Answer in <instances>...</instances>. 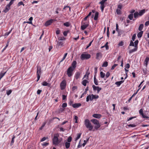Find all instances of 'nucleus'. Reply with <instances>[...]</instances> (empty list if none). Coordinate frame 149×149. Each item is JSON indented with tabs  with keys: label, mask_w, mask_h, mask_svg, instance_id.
<instances>
[{
	"label": "nucleus",
	"mask_w": 149,
	"mask_h": 149,
	"mask_svg": "<svg viewBox=\"0 0 149 149\" xmlns=\"http://www.w3.org/2000/svg\"><path fill=\"white\" fill-rule=\"evenodd\" d=\"M59 136L58 134H57L54 135L52 139L53 144L55 145H58L61 142L60 139H58V137Z\"/></svg>",
	"instance_id": "1"
},
{
	"label": "nucleus",
	"mask_w": 149,
	"mask_h": 149,
	"mask_svg": "<svg viewBox=\"0 0 149 149\" xmlns=\"http://www.w3.org/2000/svg\"><path fill=\"white\" fill-rule=\"evenodd\" d=\"M84 124L87 128H88L89 131H91L93 129V126L92 125L90 120L88 119H86L84 120Z\"/></svg>",
	"instance_id": "2"
},
{
	"label": "nucleus",
	"mask_w": 149,
	"mask_h": 149,
	"mask_svg": "<svg viewBox=\"0 0 149 149\" xmlns=\"http://www.w3.org/2000/svg\"><path fill=\"white\" fill-rule=\"evenodd\" d=\"M41 74V67L40 66H37V80L38 81L40 77V75Z\"/></svg>",
	"instance_id": "3"
},
{
	"label": "nucleus",
	"mask_w": 149,
	"mask_h": 149,
	"mask_svg": "<svg viewBox=\"0 0 149 149\" xmlns=\"http://www.w3.org/2000/svg\"><path fill=\"white\" fill-rule=\"evenodd\" d=\"M139 42V41L138 40H136L134 42V48L130 50L129 51L130 54L136 51L138 49V44Z\"/></svg>",
	"instance_id": "4"
},
{
	"label": "nucleus",
	"mask_w": 149,
	"mask_h": 149,
	"mask_svg": "<svg viewBox=\"0 0 149 149\" xmlns=\"http://www.w3.org/2000/svg\"><path fill=\"white\" fill-rule=\"evenodd\" d=\"M89 24V22H84L82 21L81 22V29L82 30H84L88 26Z\"/></svg>",
	"instance_id": "5"
},
{
	"label": "nucleus",
	"mask_w": 149,
	"mask_h": 149,
	"mask_svg": "<svg viewBox=\"0 0 149 149\" xmlns=\"http://www.w3.org/2000/svg\"><path fill=\"white\" fill-rule=\"evenodd\" d=\"M91 57V55L88 54H82L81 55L80 58L81 60H83L84 59H87Z\"/></svg>",
	"instance_id": "6"
},
{
	"label": "nucleus",
	"mask_w": 149,
	"mask_h": 149,
	"mask_svg": "<svg viewBox=\"0 0 149 149\" xmlns=\"http://www.w3.org/2000/svg\"><path fill=\"white\" fill-rule=\"evenodd\" d=\"M74 70L72 69V67H70L68 68L67 71V74L69 77H71L72 75V72Z\"/></svg>",
	"instance_id": "7"
},
{
	"label": "nucleus",
	"mask_w": 149,
	"mask_h": 149,
	"mask_svg": "<svg viewBox=\"0 0 149 149\" xmlns=\"http://www.w3.org/2000/svg\"><path fill=\"white\" fill-rule=\"evenodd\" d=\"M107 0H102L100 2H99V4H100L101 6L100 8L102 10V12L103 11V10L105 7L104 5L106 1Z\"/></svg>",
	"instance_id": "8"
},
{
	"label": "nucleus",
	"mask_w": 149,
	"mask_h": 149,
	"mask_svg": "<svg viewBox=\"0 0 149 149\" xmlns=\"http://www.w3.org/2000/svg\"><path fill=\"white\" fill-rule=\"evenodd\" d=\"M66 81L65 80H63L60 84V88L61 90L65 89L66 86Z\"/></svg>",
	"instance_id": "9"
},
{
	"label": "nucleus",
	"mask_w": 149,
	"mask_h": 149,
	"mask_svg": "<svg viewBox=\"0 0 149 149\" xmlns=\"http://www.w3.org/2000/svg\"><path fill=\"white\" fill-rule=\"evenodd\" d=\"M139 113L141 115L143 118H146L148 120H149V117L146 116L144 115L143 113V111L142 109H141L139 110Z\"/></svg>",
	"instance_id": "10"
},
{
	"label": "nucleus",
	"mask_w": 149,
	"mask_h": 149,
	"mask_svg": "<svg viewBox=\"0 0 149 149\" xmlns=\"http://www.w3.org/2000/svg\"><path fill=\"white\" fill-rule=\"evenodd\" d=\"M92 87L94 91H97V93H98L102 89V88L99 86H95L94 85L92 86Z\"/></svg>",
	"instance_id": "11"
},
{
	"label": "nucleus",
	"mask_w": 149,
	"mask_h": 149,
	"mask_svg": "<svg viewBox=\"0 0 149 149\" xmlns=\"http://www.w3.org/2000/svg\"><path fill=\"white\" fill-rule=\"evenodd\" d=\"M53 20L51 19L47 21L45 23V26H48L50 25L53 22Z\"/></svg>",
	"instance_id": "12"
},
{
	"label": "nucleus",
	"mask_w": 149,
	"mask_h": 149,
	"mask_svg": "<svg viewBox=\"0 0 149 149\" xmlns=\"http://www.w3.org/2000/svg\"><path fill=\"white\" fill-rule=\"evenodd\" d=\"M63 42L61 41H59L58 42L57 45L56 46V47L58 48L59 47H61L63 45Z\"/></svg>",
	"instance_id": "13"
},
{
	"label": "nucleus",
	"mask_w": 149,
	"mask_h": 149,
	"mask_svg": "<svg viewBox=\"0 0 149 149\" xmlns=\"http://www.w3.org/2000/svg\"><path fill=\"white\" fill-rule=\"evenodd\" d=\"M91 121L94 124L97 125L98 124L100 123L99 121L96 119H93L91 120Z\"/></svg>",
	"instance_id": "14"
},
{
	"label": "nucleus",
	"mask_w": 149,
	"mask_h": 149,
	"mask_svg": "<svg viewBox=\"0 0 149 149\" xmlns=\"http://www.w3.org/2000/svg\"><path fill=\"white\" fill-rule=\"evenodd\" d=\"M72 107L74 108H78L81 106L80 103H75L72 104Z\"/></svg>",
	"instance_id": "15"
},
{
	"label": "nucleus",
	"mask_w": 149,
	"mask_h": 149,
	"mask_svg": "<svg viewBox=\"0 0 149 149\" xmlns=\"http://www.w3.org/2000/svg\"><path fill=\"white\" fill-rule=\"evenodd\" d=\"M92 116L95 118H100L101 117L102 115L100 114L95 113Z\"/></svg>",
	"instance_id": "16"
},
{
	"label": "nucleus",
	"mask_w": 149,
	"mask_h": 149,
	"mask_svg": "<svg viewBox=\"0 0 149 149\" xmlns=\"http://www.w3.org/2000/svg\"><path fill=\"white\" fill-rule=\"evenodd\" d=\"M77 62L76 61H74L71 64L72 69L74 70L76 66Z\"/></svg>",
	"instance_id": "17"
},
{
	"label": "nucleus",
	"mask_w": 149,
	"mask_h": 149,
	"mask_svg": "<svg viewBox=\"0 0 149 149\" xmlns=\"http://www.w3.org/2000/svg\"><path fill=\"white\" fill-rule=\"evenodd\" d=\"M102 56V54L101 53L99 52L97 53L96 54V58L97 59H100Z\"/></svg>",
	"instance_id": "18"
},
{
	"label": "nucleus",
	"mask_w": 149,
	"mask_h": 149,
	"mask_svg": "<svg viewBox=\"0 0 149 149\" xmlns=\"http://www.w3.org/2000/svg\"><path fill=\"white\" fill-rule=\"evenodd\" d=\"M124 82V80H122L116 82L115 83V84L117 86H119L121 84L123 83Z\"/></svg>",
	"instance_id": "19"
},
{
	"label": "nucleus",
	"mask_w": 149,
	"mask_h": 149,
	"mask_svg": "<svg viewBox=\"0 0 149 149\" xmlns=\"http://www.w3.org/2000/svg\"><path fill=\"white\" fill-rule=\"evenodd\" d=\"M80 74V72H77L76 73L75 77L76 79H77L79 78Z\"/></svg>",
	"instance_id": "20"
},
{
	"label": "nucleus",
	"mask_w": 149,
	"mask_h": 149,
	"mask_svg": "<svg viewBox=\"0 0 149 149\" xmlns=\"http://www.w3.org/2000/svg\"><path fill=\"white\" fill-rule=\"evenodd\" d=\"M92 96L91 95H90L87 97L86 98V101L87 102H88L89 100L92 101Z\"/></svg>",
	"instance_id": "21"
},
{
	"label": "nucleus",
	"mask_w": 149,
	"mask_h": 149,
	"mask_svg": "<svg viewBox=\"0 0 149 149\" xmlns=\"http://www.w3.org/2000/svg\"><path fill=\"white\" fill-rule=\"evenodd\" d=\"M145 12V9H143L140 11L139 13V16H141L143 15Z\"/></svg>",
	"instance_id": "22"
},
{
	"label": "nucleus",
	"mask_w": 149,
	"mask_h": 149,
	"mask_svg": "<svg viewBox=\"0 0 149 149\" xmlns=\"http://www.w3.org/2000/svg\"><path fill=\"white\" fill-rule=\"evenodd\" d=\"M88 90V87H87L85 89V90L84 92V93L82 94L81 96L80 97V98H81L82 97L84 96V94H86V93L87 91Z\"/></svg>",
	"instance_id": "23"
},
{
	"label": "nucleus",
	"mask_w": 149,
	"mask_h": 149,
	"mask_svg": "<svg viewBox=\"0 0 149 149\" xmlns=\"http://www.w3.org/2000/svg\"><path fill=\"white\" fill-rule=\"evenodd\" d=\"M33 18L32 17H31L29 19V20L30 21L29 22H24V23H28V24H32V21L33 20Z\"/></svg>",
	"instance_id": "24"
},
{
	"label": "nucleus",
	"mask_w": 149,
	"mask_h": 149,
	"mask_svg": "<svg viewBox=\"0 0 149 149\" xmlns=\"http://www.w3.org/2000/svg\"><path fill=\"white\" fill-rule=\"evenodd\" d=\"M143 32V31H141L138 33L137 36L138 38H141L142 37Z\"/></svg>",
	"instance_id": "25"
},
{
	"label": "nucleus",
	"mask_w": 149,
	"mask_h": 149,
	"mask_svg": "<svg viewBox=\"0 0 149 149\" xmlns=\"http://www.w3.org/2000/svg\"><path fill=\"white\" fill-rule=\"evenodd\" d=\"M94 81L95 84L96 85H98V81L96 79L95 75L94 77Z\"/></svg>",
	"instance_id": "26"
},
{
	"label": "nucleus",
	"mask_w": 149,
	"mask_h": 149,
	"mask_svg": "<svg viewBox=\"0 0 149 149\" xmlns=\"http://www.w3.org/2000/svg\"><path fill=\"white\" fill-rule=\"evenodd\" d=\"M92 96V100L93 99H97L99 97V96L98 95H94L93 94H91Z\"/></svg>",
	"instance_id": "27"
},
{
	"label": "nucleus",
	"mask_w": 149,
	"mask_h": 149,
	"mask_svg": "<svg viewBox=\"0 0 149 149\" xmlns=\"http://www.w3.org/2000/svg\"><path fill=\"white\" fill-rule=\"evenodd\" d=\"M99 13L98 12H97L95 13V15L94 17V19L95 20H97V19L98 17Z\"/></svg>",
	"instance_id": "28"
},
{
	"label": "nucleus",
	"mask_w": 149,
	"mask_h": 149,
	"mask_svg": "<svg viewBox=\"0 0 149 149\" xmlns=\"http://www.w3.org/2000/svg\"><path fill=\"white\" fill-rule=\"evenodd\" d=\"M149 61V57H146L145 60V64L147 66L148 64V62Z\"/></svg>",
	"instance_id": "29"
},
{
	"label": "nucleus",
	"mask_w": 149,
	"mask_h": 149,
	"mask_svg": "<svg viewBox=\"0 0 149 149\" xmlns=\"http://www.w3.org/2000/svg\"><path fill=\"white\" fill-rule=\"evenodd\" d=\"M134 17L135 18H137L139 16V14L138 12H136L134 13Z\"/></svg>",
	"instance_id": "30"
},
{
	"label": "nucleus",
	"mask_w": 149,
	"mask_h": 149,
	"mask_svg": "<svg viewBox=\"0 0 149 149\" xmlns=\"http://www.w3.org/2000/svg\"><path fill=\"white\" fill-rule=\"evenodd\" d=\"M88 82L86 80L84 79L82 81V84L84 86H86V83Z\"/></svg>",
	"instance_id": "31"
},
{
	"label": "nucleus",
	"mask_w": 149,
	"mask_h": 149,
	"mask_svg": "<svg viewBox=\"0 0 149 149\" xmlns=\"http://www.w3.org/2000/svg\"><path fill=\"white\" fill-rule=\"evenodd\" d=\"M143 24H141L140 25L139 27V31H141L143 27Z\"/></svg>",
	"instance_id": "32"
},
{
	"label": "nucleus",
	"mask_w": 149,
	"mask_h": 149,
	"mask_svg": "<svg viewBox=\"0 0 149 149\" xmlns=\"http://www.w3.org/2000/svg\"><path fill=\"white\" fill-rule=\"evenodd\" d=\"M65 146L66 148H69L70 146V143L67 142L65 143Z\"/></svg>",
	"instance_id": "33"
},
{
	"label": "nucleus",
	"mask_w": 149,
	"mask_h": 149,
	"mask_svg": "<svg viewBox=\"0 0 149 149\" xmlns=\"http://www.w3.org/2000/svg\"><path fill=\"white\" fill-rule=\"evenodd\" d=\"M95 126L94 128L96 130H97V129L100 127L101 125L100 123H99L98 124H97Z\"/></svg>",
	"instance_id": "34"
},
{
	"label": "nucleus",
	"mask_w": 149,
	"mask_h": 149,
	"mask_svg": "<svg viewBox=\"0 0 149 149\" xmlns=\"http://www.w3.org/2000/svg\"><path fill=\"white\" fill-rule=\"evenodd\" d=\"M10 8H9L6 6L5 9L4 10L3 12L5 13H6L10 9Z\"/></svg>",
	"instance_id": "35"
},
{
	"label": "nucleus",
	"mask_w": 149,
	"mask_h": 149,
	"mask_svg": "<svg viewBox=\"0 0 149 149\" xmlns=\"http://www.w3.org/2000/svg\"><path fill=\"white\" fill-rule=\"evenodd\" d=\"M100 77L101 78H104L105 76V74L103 72L101 71L100 72Z\"/></svg>",
	"instance_id": "36"
},
{
	"label": "nucleus",
	"mask_w": 149,
	"mask_h": 149,
	"mask_svg": "<svg viewBox=\"0 0 149 149\" xmlns=\"http://www.w3.org/2000/svg\"><path fill=\"white\" fill-rule=\"evenodd\" d=\"M108 65V62L107 61H105L103 63V64L102 65V67H107Z\"/></svg>",
	"instance_id": "37"
},
{
	"label": "nucleus",
	"mask_w": 149,
	"mask_h": 149,
	"mask_svg": "<svg viewBox=\"0 0 149 149\" xmlns=\"http://www.w3.org/2000/svg\"><path fill=\"white\" fill-rule=\"evenodd\" d=\"M81 134V133H79L77 134V136L75 139V140H78L80 137Z\"/></svg>",
	"instance_id": "38"
},
{
	"label": "nucleus",
	"mask_w": 149,
	"mask_h": 149,
	"mask_svg": "<svg viewBox=\"0 0 149 149\" xmlns=\"http://www.w3.org/2000/svg\"><path fill=\"white\" fill-rule=\"evenodd\" d=\"M133 17V14H130L128 16V18L131 20L132 19Z\"/></svg>",
	"instance_id": "39"
},
{
	"label": "nucleus",
	"mask_w": 149,
	"mask_h": 149,
	"mask_svg": "<svg viewBox=\"0 0 149 149\" xmlns=\"http://www.w3.org/2000/svg\"><path fill=\"white\" fill-rule=\"evenodd\" d=\"M42 85L43 86H48L49 84L46 81H44L42 83Z\"/></svg>",
	"instance_id": "40"
},
{
	"label": "nucleus",
	"mask_w": 149,
	"mask_h": 149,
	"mask_svg": "<svg viewBox=\"0 0 149 149\" xmlns=\"http://www.w3.org/2000/svg\"><path fill=\"white\" fill-rule=\"evenodd\" d=\"M13 3V2L11 0L9 4L7 5L6 6H7V7L10 8V6Z\"/></svg>",
	"instance_id": "41"
},
{
	"label": "nucleus",
	"mask_w": 149,
	"mask_h": 149,
	"mask_svg": "<svg viewBox=\"0 0 149 149\" xmlns=\"http://www.w3.org/2000/svg\"><path fill=\"white\" fill-rule=\"evenodd\" d=\"M70 23L69 22H65L64 23L63 25L65 26H66V27H68L70 25Z\"/></svg>",
	"instance_id": "42"
},
{
	"label": "nucleus",
	"mask_w": 149,
	"mask_h": 149,
	"mask_svg": "<svg viewBox=\"0 0 149 149\" xmlns=\"http://www.w3.org/2000/svg\"><path fill=\"white\" fill-rule=\"evenodd\" d=\"M89 139V138H88L86 140H84V143L82 144V146L84 147L86 145V142L87 141H88Z\"/></svg>",
	"instance_id": "43"
},
{
	"label": "nucleus",
	"mask_w": 149,
	"mask_h": 149,
	"mask_svg": "<svg viewBox=\"0 0 149 149\" xmlns=\"http://www.w3.org/2000/svg\"><path fill=\"white\" fill-rule=\"evenodd\" d=\"M89 74V73H88L87 72H86V74L84 75V76L83 78V79H84V78H85L86 77V75H87V76L86 77V79H88V75Z\"/></svg>",
	"instance_id": "44"
},
{
	"label": "nucleus",
	"mask_w": 149,
	"mask_h": 149,
	"mask_svg": "<svg viewBox=\"0 0 149 149\" xmlns=\"http://www.w3.org/2000/svg\"><path fill=\"white\" fill-rule=\"evenodd\" d=\"M6 73V72H5L4 73L2 72L0 73V78L1 79L5 75V74Z\"/></svg>",
	"instance_id": "45"
},
{
	"label": "nucleus",
	"mask_w": 149,
	"mask_h": 149,
	"mask_svg": "<svg viewBox=\"0 0 149 149\" xmlns=\"http://www.w3.org/2000/svg\"><path fill=\"white\" fill-rule=\"evenodd\" d=\"M116 12L117 14L120 15L121 14V12L120 9H117L116 10Z\"/></svg>",
	"instance_id": "46"
},
{
	"label": "nucleus",
	"mask_w": 149,
	"mask_h": 149,
	"mask_svg": "<svg viewBox=\"0 0 149 149\" xmlns=\"http://www.w3.org/2000/svg\"><path fill=\"white\" fill-rule=\"evenodd\" d=\"M12 91L11 90H10L8 91H6V94L8 95H10L12 93Z\"/></svg>",
	"instance_id": "47"
},
{
	"label": "nucleus",
	"mask_w": 149,
	"mask_h": 149,
	"mask_svg": "<svg viewBox=\"0 0 149 149\" xmlns=\"http://www.w3.org/2000/svg\"><path fill=\"white\" fill-rule=\"evenodd\" d=\"M129 46L134 47V43L133 42V41H132V40L130 41Z\"/></svg>",
	"instance_id": "48"
},
{
	"label": "nucleus",
	"mask_w": 149,
	"mask_h": 149,
	"mask_svg": "<svg viewBox=\"0 0 149 149\" xmlns=\"http://www.w3.org/2000/svg\"><path fill=\"white\" fill-rule=\"evenodd\" d=\"M49 144V143L47 142H44L42 144V146H48Z\"/></svg>",
	"instance_id": "49"
},
{
	"label": "nucleus",
	"mask_w": 149,
	"mask_h": 149,
	"mask_svg": "<svg viewBox=\"0 0 149 149\" xmlns=\"http://www.w3.org/2000/svg\"><path fill=\"white\" fill-rule=\"evenodd\" d=\"M93 40L91 42H90L89 43V44H88V45L86 47V49H88L90 46H91L92 43L93 42Z\"/></svg>",
	"instance_id": "50"
},
{
	"label": "nucleus",
	"mask_w": 149,
	"mask_h": 149,
	"mask_svg": "<svg viewBox=\"0 0 149 149\" xmlns=\"http://www.w3.org/2000/svg\"><path fill=\"white\" fill-rule=\"evenodd\" d=\"M108 42H107L105 45L104 46L105 47L106 50H108L109 49V46L108 45Z\"/></svg>",
	"instance_id": "51"
},
{
	"label": "nucleus",
	"mask_w": 149,
	"mask_h": 149,
	"mask_svg": "<svg viewBox=\"0 0 149 149\" xmlns=\"http://www.w3.org/2000/svg\"><path fill=\"white\" fill-rule=\"evenodd\" d=\"M21 5H23V6H24V4L23 3V2L22 1L19 2L17 4V5L18 6H19Z\"/></svg>",
	"instance_id": "52"
},
{
	"label": "nucleus",
	"mask_w": 149,
	"mask_h": 149,
	"mask_svg": "<svg viewBox=\"0 0 149 149\" xmlns=\"http://www.w3.org/2000/svg\"><path fill=\"white\" fill-rule=\"evenodd\" d=\"M68 32H69V31H64V32H63V34L64 36H67V34Z\"/></svg>",
	"instance_id": "53"
},
{
	"label": "nucleus",
	"mask_w": 149,
	"mask_h": 149,
	"mask_svg": "<svg viewBox=\"0 0 149 149\" xmlns=\"http://www.w3.org/2000/svg\"><path fill=\"white\" fill-rule=\"evenodd\" d=\"M78 119V117L77 116H74V119L75 120V122L76 123H77V120Z\"/></svg>",
	"instance_id": "54"
},
{
	"label": "nucleus",
	"mask_w": 149,
	"mask_h": 149,
	"mask_svg": "<svg viewBox=\"0 0 149 149\" xmlns=\"http://www.w3.org/2000/svg\"><path fill=\"white\" fill-rule=\"evenodd\" d=\"M128 126H129V127H135L136 126V125H135L134 124H130L129 125H128Z\"/></svg>",
	"instance_id": "55"
},
{
	"label": "nucleus",
	"mask_w": 149,
	"mask_h": 149,
	"mask_svg": "<svg viewBox=\"0 0 149 149\" xmlns=\"http://www.w3.org/2000/svg\"><path fill=\"white\" fill-rule=\"evenodd\" d=\"M109 27H108L107 28V36L108 38L109 37Z\"/></svg>",
	"instance_id": "56"
},
{
	"label": "nucleus",
	"mask_w": 149,
	"mask_h": 149,
	"mask_svg": "<svg viewBox=\"0 0 149 149\" xmlns=\"http://www.w3.org/2000/svg\"><path fill=\"white\" fill-rule=\"evenodd\" d=\"M47 137H43L41 140V141H45V140L48 139Z\"/></svg>",
	"instance_id": "57"
},
{
	"label": "nucleus",
	"mask_w": 149,
	"mask_h": 149,
	"mask_svg": "<svg viewBox=\"0 0 149 149\" xmlns=\"http://www.w3.org/2000/svg\"><path fill=\"white\" fill-rule=\"evenodd\" d=\"M136 35L135 34H134L132 36V39L133 41H134L135 40L136 38Z\"/></svg>",
	"instance_id": "58"
},
{
	"label": "nucleus",
	"mask_w": 149,
	"mask_h": 149,
	"mask_svg": "<svg viewBox=\"0 0 149 149\" xmlns=\"http://www.w3.org/2000/svg\"><path fill=\"white\" fill-rule=\"evenodd\" d=\"M118 65V64H114V65H113L112 67H111V70H113L114 68L116 66Z\"/></svg>",
	"instance_id": "59"
},
{
	"label": "nucleus",
	"mask_w": 149,
	"mask_h": 149,
	"mask_svg": "<svg viewBox=\"0 0 149 149\" xmlns=\"http://www.w3.org/2000/svg\"><path fill=\"white\" fill-rule=\"evenodd\" d=\"M15 138V136L14 135H13L12 139V140L11 142V143H13L14 142V139Z\"/></svg>",
	"instance_id": "60"
},
{
	"label": "nucleus",
	"mask_w": 149,
	"mask_h": 149,
	"mask_svg": "<svg viewBox=\"0 0 149 149\" xmlns=\"http://www.w3.org/2000/svg\"><path fill=\"white\" fill-rule=\"evenodd\" d=\"M72 140V137L71 136H69L68 138L67 141L68 143L70 142Z\"/></svg>",
	"instance_id": "61"
},
{
	"label": "nucleus",
	"mask_w": 149,
	"mask_h": 149,
	"mask_svg": "<svg viewBox=\"0 0 149 149\" xmlns=\"http://www.w3.org/2000/svg\"><path fill=\"white\" fill-rule=\"evenodd\" d=\"M67 104L66 103H63L62 104V107L63 108H65L67 107Z\"/></svg>",
	"instance_id": "62"
},
{
	"label": "nucleus",
	"mask_w": 149,
	"mask_h": 149,
	"mask_svg": "<svg viewBox=\"0 0 149 149\" xmlns=\"http://www.w3.org/2000/svg\"><path fill=\"white\" fill-rule=\"evenodd\" d=\"M110 75V73L109 72H107L106 75V78L108 77Z\"/></svg>",
	"instance_id": "63"
},
{
	"label": "nucleus",
	"mask_w": 149,
	"mask_h": 149,
	"mask_svg": "<svg viewBox=\"0 0 149 149\" xmlns=\"http://www.w3.org/2000/svg\"><path fill=\"white\" fill-rule=\"evenodd\" d=\"M123 41H121L119 43L118 45L119 46H122L123 45Z\"/></svg>",
	"instance_id": "64"
}]
</instances>
